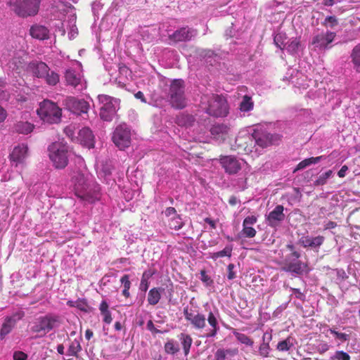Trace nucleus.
<instances>
[{
  "mask_svg": "<svg viewBox=\"0 0 360 360\" xmlns=\"http://www.w3.org/2000/svg\"><path fill=\"white\" fill-rule=\"evenodd\" d=\"M49 30L44 25H33L30 29V34L34 39L44 40L49 38Z\"/></svg>",
  "mask_w": 360,
  "mask_h": 360,
  "instance_id": "obj_23",
  "label": "nucleus"
},
{
  "mask_svg": "<svg viewBox=\"0 0 360 360\" xmlns=\"http://www.w3.org/2000/svg\"><path fill=\"white\" fill-rule=\"evenodd\" d=\"M219 162L225 172L230 175L237 174L242 168L241 162L232 155L221 156Z\"/></svg>",
  "mask_w": 360,
  "mask_h": 360,
  "instance_id": "obj_14",
  "label": "nucleus"
},
{
  "mask_svg": "<svg viewBox=\"0 0 360 360\" xmlns=\"http://www.w3.org/2000/svg\"><path fill=\"white\" fill-rule=\"evenodd\" d=\"M254 103L252 98L248 95H245L240 103V110L241 112H247L253 109Z\"/></svg>",
  "mask_w": 360,
  "mask_h": 360,
  "instance_id": "obj_36",
  "label": "nucleus"
},
{
  "mask_svg": "<svg viewBox=\"0 0 360 360\" xmlns=\"http://www.w3.org/2000/svg\"><path fill=\"white\" fill-rule=\"evenodd\" d=\"M47 70H50V68L46 63L39 60H32L30 62L27 67V71L33 77L39 79L44 77Z\"/></svg>",
  "mask_w": 360,
  "mask_h": 360,
  "instance_id": "obj_18",
  "label": "nucleus"
},
{
  "mask_svg": "<svg viewBox=\"0 0 360 360\" xmlns=\"http://www.w3.org/2000/svg\"><path fill=\"white\" fill-rule=\"evenodd\" d=\"M120 282L123 285L124 289L129 290L131 287V282L128 274L122 276L120 278Z\"/></svg>",
  "mask_w": 360,
  "mask_h": 360,
  "instance_id": "obj_56",
  "label": "nucleus"
},
{
  "mask_svg": "<svg viewBox=\"0 0 360 360\" xmlns=\"http://www.w3.org/2000/svg\"><path fill=\"white\" fill-rule=\"evenodd\" d=\"M165 350L167 354H174L179 351V348L174 345L173 340H169L165 344Z\"/></svg>",
  "mask_w": 360,
  "mask_h": 360,
  "instance_id": "obj_47",
  "label": "nucleus"
},
{
  "mask_svg": "<svg viewBox=\"0 0 360 360\" xmlns=\"http://www.w3.org/2000/svg\"><path fill=\"white\" fill-rule=\"evenodd\" d=\"M235 265L233 264H229L227 266L228 275L227 278L229 280H233L236 278V272L233 271L235 268Z\"/></svg>",
  "mask_w": 360,
  "mask_h": 360,
  "instance_id": "obj_59",
  "label": "nucleus"
},
{
  "mask_svg": "<svg viewBox=\"0 0 360 360\" xmlns=\"http://www.w3.org/2000/svg\"><path fill=\"white\" fill-rule=\"evenodd\" d=\"M274 41L277 47L280 48L282 50L283 49H285L284 46H285V43L284 42V37L282 34H280V33L277 34L274 37Z\"/></svg>",
  "mask_w": 360,
  "mask_h": 360,
  "instance_id": "obj_52",
  "label": "nucleus"
},
{
  "mask_svg": "<svg viewBox=\"0 0 360 360\" xmlns=\"http://www.w3.org/2000/svg\"><path fill=\"white\" fill-rule=\"evenodd\" d=\"M40 3L41 0H15L11 6L17 15L27 18L38 13Z\"/></svg>",
  "mask_w": 360,
  "mask_h": 360,
  "instance_id": "obj_10",
  "label": "nucleus"
},
{
  "mask_svg": "<svg viewBox=\"0 0 360 360\" xmlns=\"http://www.w3.org/2000/svg\"><path fill=\"white\" fill-rule=\"evenodd\" d=\"M350 58L354 69L356 72H360V43L353 48Z\"/></svg>",
  "mask_w": 360,
  "mask_h": 360,
  "instance_id": "obj_29",
  "label": "nucleus"
},
{
  "mask_svg": "<svg viewBox=\"0 0 360 360\" xmlns=\"http://www.w3.org/2000/svg\"><path fill=\"white\" fill-rule=\"evenodd\" d=\"M60 324V320L58 316L48 314L36 319L31 327V331L41 333V336H44L55 328L58 327Z\"/></svg>",
  "mask_w": 360,
  "mask_h": 360,
  "instance_id": "obj_9",
  "label": "nucleus"
},
{
  "mask_svg": "<svg viewBox=\"0 0 360 360\" xmlns=\"http://www.w3.org/2000/svg\"><path fill=\"white\" fill-rule=\"evenodd\" d=\"M101 315L103 316V321L108 324H110L112 322V316H111V312L110 311H108L106 312H104L101 314Z\"/></svg>",
  "mask_w": 360,
  "mask_h": 360,
  "instance_id": "obj_64",
  "label": "nucleus"
},
{
  "mask_svg": "<svg viewBox=\"0 0 360 360\" xmlns=\"http://www.w3.org/2000/svg\"><path fill=\"white\" fill-rule=\"evenodd\" d=\"M201 108L210 116L225 117L229 112L228 104L223 97L217 94H205L201 97Z\"/></svg>",
  "mask_w": 360,
  "mask_h": 360,
  "instance_id": "obj_3",
  "label": "nucleus"
},
{
  "mask_svg": "<svg viewBox=\"0 0 360 360\" xmlns=\"http://www.w3.org/2000/svg\"><path fill=\"white\" fill-rule=\"evenodd\" d=\"M283 210L284 207L283 205H276L272 211L266 215V221L267 225L274 229L280 226L285 218Z\"/></svg>",
  "mask_w": 360,
  "mask_h": 360,
  "instance_id": "obj_16",
  "label": "nucleus"
},
{
  "mask_svg": "<svg viewBox=\"0 0 360 360\" xmlns=\"http://www.w3.org/2000/svg\"><path fill=\"white\" fill-rule=\"evenodd\" d=\"M328 331L330 332V333L332 334L335 338V339L340 340L341 342H344L349 340V334L339 332L336 330V328L334 327L330 328Z\"/></svg>",
  "mask_w": 360,
  "mask_h": 360,
  "instance_id": "obj_42",
  "label": "nucleus"
},
{
  "mask_svg": "<svg viewBox=\"0 0 360 360\" xmlns=\"http://www.w3.org/2000/svg\"><path fill=\"white\" fill-rule=\"evenodd\" d=\"M335 271L338 278L340 279L341 281H345L348 278V276L344 269H336Z\"/></svg>",
  "mask_w": 360,
  "mask_h": 360,
  "instance_id": "obj_61",
  "label": "nucleus"
},
{
  "mask_svg": "<svg viewBox=\"0 0 360 360\" xmlns=\"http://www.w3.org/2000/svg\"><path fill=\"white\" fill-rule=\"evenodd\" d=\"M82 350L80 342L78 340H74L68 349V355L77 356L78 352Z\"/></svg>",
  "mask_w": 360,
  "mask_h": 360,
  "instance_id": "obj_40",
  "label": "nucleus"
},
{
  "mask_svg": "<svg viewBox=\"0 0 360 360\" xmlns=\"http://www.w3.org/2000/svg\"><path fill=\"white\" fill-rule=\"evenodd\" d=\"M270 351L269 342H262L259 347V354L262 357H268Z\"/></svg>",
  "mask_w": 360,
  "mask_h": 360,
  "instance_id": "obj_51",
  "label": "nucleus"
},
{
  "mask_svg": "<svg viewBox=\"0 0 360 360\" xmlns=\"http://www.w3.org/2000/svg\"><path fill=\"white\" fill-rule=\"evenodd\" d=\"M71 181L75 194L81 200L93 203L98 200L100 185L92 179L91 176L86 170L75 171Z\"/></svg>",
  "mask_w": 360,
  "mask_h": 360,
  "instance_id": "obj_2",
  "label": "nucleus"
},
{
  "mask_svg": "<svg viewBox=\"0 0 360 360\" xmlns=\"http://www.w3.org/2000/svg\"><path fill=\"white\" fill-rule=\"evenodd\" d=\"M281 139V136L278 134H271L266 130L255 129L251 135L236 137L232 148L238 150V153L243 151L249 153L252 152L253 147L256 146L264 148L271 145H277Z\"/></svg>",
  "mask_w": 360,
  "mask_h": 360,
  "instance_id": "obj_1",
  "label": "nucleus"
},
{
  "mask_svg": "<svg viewBox=\"0 0 360 360\" xmlns=\"http://www.w3.org/2000/svg\"><path fill=\"white\" fill-rule=\"evenodd\" d=\"M324 241L325 237L323 236H311L307 235L300 238L297 244L304 248H309L317 252Z\"/></svg>",
  "mask_w": 360,
  "mask_h": 360,
  "instance_id": "obj_15",
  "label": "nucleus"
},
{
  "mask_svg": "<svg viewBox=\"0 0 360 360\" xmlns=\"http://www.w3.org/2000/svg\"><path fill=\"white\" fill-rule=\"evenodd\" d=\"M49 156L56 169H64L68 164L69 148L66 143L56 141L48 148Z\"/></svg>",
  "mask_w": 360,
  "mask_h": 360,
  "instance_id": "obj_7",
  "label": "nucleus"
},
{
  "mask_svg": "<svg viewBox=\"0 0 360 360\" xmlns=\"http://www.w3.org/2000/svg\"><path fill=\"white\" fill-rule=\"evenodd\" d=\"M237 349H218L215 353L216 356H222V359L225 360L226 355L231 356H236L238 354Z\"/></svg>",
  "mask_w": 360,
  "mask_h": 360,
  "instance_id": "obj_45",
  "label": "nucleus"
},
{
  "mask_svg": "<svg viewBox=\"0 0 360 360\" xmlns=\"http://www.w3.org/2000/svg\"><path fill=\"white\" fill-rule=\"evenodd\" d=\"M14 360H27V354L22 351H16L13 353Z\"/></svg>",
  "mask_w": 360,
  "mask_h": 360,
  "instance_id": "obj_60",
  "label": "nucleus"
},
{
  "mask_svg": "<svg viewBox=\"0 0 360 360\" xmlns=\"http://www.w3.org/2000/svg\"><path fill=\"white\" fill-rule=\"evenodd\" d=\"M322 24L326 27L333 28L338 25V21L335 15H330L325 18V20Z\"/></svg>",
  "mask_w": 360,
  "mask_h": 360,
  "instance_id": "obj_49",
  "label": "nucleus"
},
{
  "mask_svg": "<svg viewBox=\"0 0 360 360\" xmlns=\"http://www.w3.org/2000/svg\"><path fill=\"white\" fill-rule=\"evenodd\" d=\"M184 224L183 221H181V219L179 215H178L172 221V229L175 230L181 229L183 227Z\"/></svg>",
  "mask_w": 360,
  "mask_h": 360,
  "instance_id": "obj_54",
  "label": "nucleus"
},
{
  "mask_svg": "<svg viewBox=\"0 0 360 360\" xmlns=\"http://www.w3.org/2000/svg\"><path fill=\"white\" fill-rule=\"evenodd\" d=\"M34 125L28 122L20 121L14 125V129L20 134H27L32 131Z\"/></svg>",
  "mask_w": 360,
  "mask_h": 360,
  "instance_id": "obj_32",
  "label": "nucleus"
},
{
  "mask_svg": "<svg viewBox=\"0 0 360 360\" xmlns=\"http://www.w3.org/2000/svg\"><path fill=\"white\" fill-rule=\"evenodd\" d=\"M147 329L153 333H162L160 330L157 329L155 327L153 322L151 320H149L147 323Z\"/></svg>",
  "mask_w": 360,
  "mask_h": 360,
  "instance_id": "obj_62",
  "label": "nucleus"
},
{
  "mask_svg": "<svg viewBox=\"0 0 360 360\" xmlns=\"http://www.w3.org/2000/svg\"><path fill=\"white\" fill-rule=\"evenodd\" d=\"M161 298L159 290L156 288L150 289L148 295V302L151 305H155L158 303Z\"/></svg>",
  "mask_w": 360,
  "mask_h": 360,
  "instance_id": "obj_37",
  "label": "nucleus"
},
{
  "mask_svg": "<svg viewBox=\"0 0 360 360\" xmlns=\"http://www.w3.org/2000/svg\"><path fill=\"white\" fill-rule=\"evenodd\" d=\"M257 233L256 230L250 226L243 225V229L239 233V236H243L245 238H253Z\"/></svg>",
  "mask_w": 360,
  "mask_h": 360,
  "instance_id": "obj_44",
  "label": "nucleus"
},
{
  "mask_svg": "<svg viewBox=\"0 0 360 360\" xmlns=\"http://www.w3.org/2000/svg\"><path fill=\"white\" fill-rule=\"evenodd\" d=\"M300 257V252H293L287 255L281 269L295 277L307 274L309 272L308 264L300 261L299 259Z\"/></svg>",
  "mask_w": 360,
  "mask_h": 360,
  "instance_id": "obj_5",
  "label": "nucleus"
},
{
  "mask_svg": "<svg viewBox=\"0 0 360 360\" xmlns=\"http://www.w3.org/2000/svg\"><path fill=\"white\" fill-rule=\"evenodd\" d=\"M4 88L1 87L0 89V102H8L11 97L10 93Z\"/></svg>",
  "mask_w": 360,
  "mask_h": 360,
  "instance_id": "obj_55",
  "label": "nucleus"
},
{
  "mask_svg": "<svg viewBox=\"0 0 360 360\" xmlns=\"http://www.w3.org/2000/svg\"><path fill=\"white\" fill-rule=\"evenodd\" d=\"M23 63L24 61L22 58L14 57L11 61V65H13V69H19L22 68Z\"/></svg>",
  "mask_w": 360,
  "mask_h": 360,
  "instance_id": "obj_57",
  "label": "nucleus"
},
{
  "mask_svg": "<svg viewBox=\"0 0 360 360\" xmlns=\"http://www.w3.org/2000/svg\"><path fill=\"white\" fill-rule=\"evenodd\" d=\"M181 341L185 356H187L190 352V349L193 342V340L190 335L184 333L178 335Z\"/></svg>",
  "mask_w": 360,
  "mask_h": 360,
  "instance_id": "obj_30",
  "label": "nucleus"
},
{
  "mask_svg": "<svg viewBox=\"0 0 360 360\" xmlns=\"http://www.w3.org/2000/svg\"><path fill=\"white\" fill-rule=\"evenodd\" d=\"M325 159H326V158L323 155H321V156H318V157H315V158L311 157V158H306V159L303 160L302 161H301L297 165L295 169L293 170V172L295 173L298 170L303 169L312 164H317L321 160H325Z\"/></svg>",
  "mask_w": 360,
  "mask_h": 360,
  "instance_id": "obj_28",
  "label": "nucleus"
},
{
  "mask_svg": "<svg viewBox=\"0 0 360 360\" xmlns=\"http://www.w3.org/2000/svg\"><path fill=\"white\" fill-rule=\"evenodd\" d=\"M65 79L68 85H70L75 88L79 84L81 78L79 75L76 73L73 69H68L65 72Z\"/></svg>",
  "mask_w": 360,
  "mask_h": 360,
  "instance_id": "obj_26",
  "label": "nucleus"
},
{
  "mask_svg": "<svg viewBox=\"0 0 360 360\" xmlns=\"http://www.w3.org/2000/svg\"><path fill=\"white\" fill-rule=\"evenodd\" d=\"M196 122L195 116L188 113L187 111L180 112L174 119V122L182 127H191Z\"/></svg>",
  "mask_w": 360,
  "mask_h": 360,
  "instance_id": "obj_20",
  "label": "nucleus"
},
{
  "mask_svg": "<svg viewBox=\"0 0 360 360\" xmlns=\"http://www.w3.org/2000/svg\"><path fill=\"white\" fill-rule=\"evenodd\" d=\"M334 172L333 170L329 169L325 172L319 174L316 179L314 181L312 186L314 187L326 185L328 179L333 177Z\"/></svg>",
  "mask_w": 360,
  "mask_h": 360,
  "instance_id": "obj_27",
  "label": "nucleus"
},
{
  "mask_svg": "<svg viewBox=\"0 0 360 360\" xmlns=\"http://www.w3.org/2000/svg\"><path fill=\"white\" fill-rule=\"evenodd\" d=\"M196 53L200 58L205 60V62L210 65H213L217 62V54L211 49H198L196 50Z\"/></svg>",
  "mask_w": 360,
  "mask_h": 360,
  "instance_id": "obj_25",
  "label": "nucleus"
},
{
  "mask_svg": "<svg viewBox=\"0 0 360 360\" xmlns=\"http://www.w3.org/2000/svg\"><path fill=\"white\" fill-rule=\"evenodd\" d=\"M293 338L290 336L288 337L286 339L280 341L277 345V349L281 352H287L290 349L291 347H293Z\"/></svg>",
  "mask_w": 360,
  "mask_h": 360,
  "instance_id": "obj_39",
  "label": "nucleus"
},
{
  "mask_svg": "<svg viewBox=\"0 0 360 360\" xmlns=\"http://www.w3.org/2000/svg\"><path fill=\"white\" fill-rule=\"evenodd\" d=\"M25 316V312L22 311H18L13 314L11 316H7L6 319H8V321L9 323H11V324L15 326L17 322L20 320H21Z\"/></svg>",
  "mask_w": 360,
  "mask_h": 360,
  "instance_id": "obj_48",
  "label": "nucleus"
},
{
  "mask_svg": "<svg viewBox=\"0 0 360 360\" xmlns=\"http://www.w3.org/2000/svg\"><path fill=\"white\" fill-rule=\"evenodd\" d=\"M46 82V83L49 86H56L60 81V75L50 70H47V72L45 74L44 77H43Z\"/></svg>",
  "mask_w": 360,
  "mask_h": 360,
  "instance_id": "obj_34",
  "label": "nucleus"
},
{
  "mask_svg": "<svg viewBox=\"0 0 360 360\" xmlns=\"http://www.w3.org/2000/svg\"><path fill=\"white\" fill-rule=\"evenodd\" d=\"M98 100L101 105L99 113L101 119L111 122L120 109V100L105 94L98 95Z\"/></svg>",
  "mask_w": 360,
  "mask_h": 360,
  "instance_id": "obj_8",
  "label": "nucleus"
},
{
  "mask_svg": "<svg viewBox=\"0 0 360 360\" xmlns=\"http://www.w3.org/2000/svg\"><path fill=\"white\" fill-rule=\"evenodd\" d=\"M351 357L348 353L342 350H338L330 357V360H350Z\"/></svg>",
  "mask_w": 360,
  "mask_h": 360,
  "instance_id": "obj_46",
  "label": "nucleus"
},
{
  "mask_svg": "<svg viewBox=\"0 0 360 360\" xmlns=\"http://www.w3.org/2000/svg\"><path fill=\"white\" fill-rule=\"evenodd\" d=\"M233 248L231 245H226L222 250L214 252L212 255L213 259H217L219 257H231Z\"/></svg>",
  "mask_w": 360,
  "mask_h": 360,
  "instance_id": "obj_43",
  "label": "nucleus"
},
{
  "mask_svg": "<svg viewBox=\"0 0 360 360\" xmlns=\"http://www.w3.org/2000/svg\"><path fill=\"white\" fill-rule=\"evenodd\" d=\"M40 118L48 124H58L61 121L62 109L57 103L46 99L40 103L37 110Z\"/></svg>",
  "mask_w": 360,
  "mask_h": 360,
  "instance_id": "obj_6",
  "label": "nucleus"
},
{
  "mask_svg": "<svg viewBox=\"0 0 360 360\" xmlns=\"http://www.w3.org/2000/svg\"><path fill=\"white\" fill-rule=\"evenodd\" d=\"M28 148L26 145L22 144L15 146L10 154L11 161L15 162V165L22 162L26 158Z\"/></svg>",
  "mask_w": 360,
  "mask_h": 360,
  "instance_id": "obj_21",
  "label": "nucleus"
},
{
  "mask_svg": "<svg viewBox=\"0 0 360 360\" xmlns=\"http://www.w3.org/2000/svg\"><path fill=\"white\" fill-rule=\"evenodd\" d=\"M200 280L205 284V285L207 287H210L214 283L213 280L211 278L210 276H209L207 274V272L205 270L200 271Z\"/></svg>",
  "mask_w": 360,
  "mask_h": 360,
  "instance_id": "obj_50",
  "label": "nucleus"
},
{
  "mask_svg": "<svg viewBox=\"0 0 360 360\" xmlns=\"http://www.w3.org/2000/svg\"><path fill=\"white\" fill-rule=\"evenodd\" d=\"M14 327V325L11 324V323H9L7 319H5L0 330L1 340H4L5 337L11 332Z\"/></svg>",
  "mask_w": 360,
  "mask_h": 360,
  "instance_id": "obj_41",
  "label": "nucleus"
},
{
  "mask_svg": "<svg viewBox=\"0 0 360 360\" xmlns=\"http://www.w3.org/2000/svg\"><path fill=\"white\" fill-rule=\"evenodd\" d=\"M257 217L254 215L248 216L243 220V225H245V226L253 225L257 222Z\"/></svg>",
  "mask_w": 360,
  "mask_h": 360,
  "instance_id": "obj_58",
  "label": "nucleus"
},
{
  "mask_svg": "<svg viewBox=\"0 0 360 360\" xmlns=\"http://www.w3.org/2000/svg\"><path fill=\"white\" fill-rule=\"evenodd\" d=\"M131 136V129L126 124H121L115 128L112 140L118 148L124 150L130 146Z\"/></svg>",
  "mask_w": 360,
  "mask_h": 360,
  "instance_id": "obj_12",
  "label": "nucleus"
},
{
  "mask_svg": "<svg viewBox=\"0 0 360 360\" xmlns=\"http://www.w3.org/2000/svg\"><path fill=\"white\" fill-rule=\"evenodd\" d=\"M210 131L212 139L221 143L229 136L230 127L226 124L217 123L211 127Z\"/></svg>",
  "mask_w": 360,
  "mask_h": 360,
  "instance_id": "obj_19",
  "label": "nucleus"
},
{
  "mask_svg": "<svg viewBox=\"0 0 360 360\" xmlns=\"http://www.w3.org/2000/svg\"><path fill=\"white\" fill-rule=\"evenodd\" d=\"M174 293V285L172 282H169L166 285V291L163 293L164 295L168 299V301L170 302L173 297Z\"/></svg>",
  "mask_w": 360,
  "mask_h": 360,
  "instance_id": "obj_53",
  "label": "nucleus"
},
{
  "mask_svg": "<svg viewBox=\"0 0 360 360\" xmlns=\"http://www.w3.org/2000/svg\"><path fill=\"white\" fill-rule=\"evenodd\" d=\"M205 315L198 313L197 314H194L188 321L193 325L194 328L199 330L205 327Z\"/></svg>",
  "mask_w": 360,
  "mask_h": 360,
  "instance_id": "obj_31",
  "label": "nucleus"
},
{
  "mask_svg": "<svg viewBox=\"0 0 360 360\" xmlns=\"http://www.w3.org/2000/svg\"><path fill=\"white\" fill-rule=\"evenodd\" d=\"M300 46V41L297 38H292L285 43L284 48L290 54L295 55L298 53Z\"/></svg>",
  "mask_w": 360,
  "mask_h": 360,
  "instance_id": "obj_33",
  "label": "nucleus"
},
{
  "mask_svg": "<svg viewBox=\"0 0 360 360\" xmlns=\"http://www.w3.org/2000/svg\"><path fill=\"white\" fill-rule=\"evenodd\" d=\"M154 274V272L151 271L150 270L145 271L141 277V283L139 285V290L143 292H146L149 287V282L148 280L150 277L153 276Z\"/></svg>",
  "mask_w": 360,
  "mask_h": 360,
  "instance_id": "obj_35",
  "label": "nucleus"
},
{
  "mask_svg": "<svg viewBox=\"0 0 360 360\" xmlns=\"http://www.w3.org/2000/svg\"><path fill=\"white\" fill-rule=\"evenodd\" d=\"M63 108L77 115H86L90 108L89 103L84 98L68 96L63 100Z\"/></svg>",
  "mask_w": 360,
  "mask_h": 360,
  "instance_id": "obj_11",
  "label": "nucleus"
},
{
  "mask_svg": "<svg viewBox=\"0 0 360 360\" xmlns=\"http://www.w3.org/2000/svg\"><path fill=\"white\" fill-rule=\"evenodd\" d=\"M78 135L81 142L84 146L89 148L94 147V136L89 127H84L80 129Z\"/></svg>",
  "mask_w": 360,
  "mask_h": 360,
  "instance_id": "obj_22",
  "label": "nucleus"
},
{
  "mask_svg": "<svg viewBox=\"0 0 360 360\" xmlns=\"http://www.w3.org/2000/svg\"><path fill=\"white\" fill-rule=\"evenodd\" d=\"M207 321L211 328L208 329V333H205L202 337L206 338L215 337L219 330V326L217 316L212 311L209 312Z\"/></svg>",
  "mask_w": 360,
  "mask_h": 360,
  "instance_id": "obj_24",
  "label": "nucleus"
},
{
  "mask_svg": "<svg viewBox=\"0 0 360 360\" xmlns=\"http://www.w3.org/2000/svg\"><path fill=\"white\" fill-rule=\"evenodd\" d=\"M233 334L236 337V340L241 344L249 347H252L253 345V340L245 334L239 333L236 330H234Z\"/></svg>",
  "mask_w": 360,
  "mask_h": 360,
  "instance_id": "obj_38",
  "label": "nucleus"
},
{
  "mask_svg": "<svg viewBox=\"0 0 360 360\" xmlns=\"http://www.w3.org/2000/svg\"><path fill=\"white\" fill-rule=\"evenodd\" d=\"M336 36L335 32L327 31L326 33L321 32L314 36L311 44L321 50L330 48L328 45L334 40Z\"/></svg>",
  "mask_w": 360,
  "mask_h": 360,
  "instance_id": "obj_17",
  "label": "nucleus"
},
{
  "mask_svg": "<svg viewBox=\"0 0 360 360\" xmlns=\"http://www.w3.org/2000/svg\"><path fill=\"white\" fill-rule=\"evenodd\" d=\"M198 35V30L189 26H184L176 30L168 38L174 44L192 41Z\"/></svg>",
  "mask_w": 360,
  "mask_h": 360,
  "instance_id": "obj_13",
  "label": "nucleus"
},
{
  "mask_svg": "<svg viewBox=\"0 0 360 360\" xmlns=\"http://www.w3.org/2000/svg\"><path fill=\"white\" fill-rule=\"evenodd\" d=\"M167 98L172 107L176 109H183L186 106L185 96V84L181 79H174L171 81L168 89L166 90Z\"/></svg>",
  "mask_w": 360,
  "mask_h": 360,
  "instance_id": "obj_4",
  "label": "nucleus"
},
{
  "mask_svg": "<svg viewBox=\"0 0 360 360\" xmlns=\"http://www.w3.org/2000/svg\"><path fill=\"white\" fill-rule=\"evenodd\" d=\"M293 293L295 294L296 298L300 300H304L305 295L300 291L298 288H292Z\"/></svg>",
  "mask_w": 360,
  "mask_h": 360,
  "instance_id": "obj_63",
  "label": "nucleus"
}]
</instances>
